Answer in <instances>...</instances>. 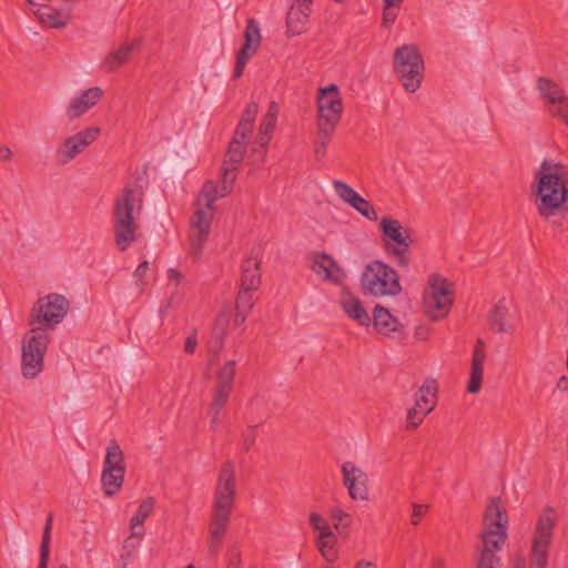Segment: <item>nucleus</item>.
<instances>
[{
	"mask_svg": "<svg viewBox=\"0 0 568 568\" xmlns=\"http://www.w3.org/2000/svg\"><path fill=\"white\" fill-rule=\"evenodd\" d=\"M531 190L542 219L568 212V170L562 163L545 159L535 172Z\"/></svg>",
	"mask_w": 568,
	"mask_h": 568,
	"instance_id": "obj_1",
	"label": "nucleus"
},
{
	"mask_svg": "<svg viewBox=\"0 0 568 568\" xmlns=\"http://www.w3.org/2000/svg\"><path fill=\"white\" fill-rule=\"evenodd\" d=\"M236 499V476L233 460H225L219 470L209 520V552L217 555L231 523Z\"/></svg>",
	"mask_w": 568,
	"mask_h": 568,
	"instance_id": "obj_2",
	"label": "nucleus"
},
{
	"mask_svg": "<svg viewBox=\"0 0 568 568\" xmlns=\"http://www.w3.org/2000/svg\"><path fill=\"white\" fill-rule=\"evenodd\" d=\"M508 515L498 497L493 498L486 508L483 529L479 534L480 545L476 551L475 568H500L497 555L508 538Z\"/></svg>",
	"mask_w": 568,
	"mask_h": 568,
	"instance_id": "obj_3",
	"label": "nucleus"
},
{
	"mask_svg": "<svg viewBox=\"0 0 568 568\" xmlns=\"http://www.w3.org/2000/svg\"><path fill=\"white\" fill-rule=\"evenodd\" d=\"M144 189L134 183L126 184L114 199L112 223L114 242L119 251H126L136 240L138 220L143 209Z\"/></svg>",
	"mask_w": 568,
	"mask_h": 568,
	"instance_id": "obj_4",
	"label": "nucleus"
},
{
	"mask_svg": "<svg viewBox=\"0 0 568 568\" xmlns=\"http://www.w3.org/2000/svg\"><path fill=\"white\" fill-rule=\"evenodd\" d=\"M222 195V184L219 186L214 181H206L197 197V204L203 203L204 207L195 210L191 219V234H190V246L191 254L194 257H199L202 254L203 246L207 241L211 222L213 219V205L219 197H225Z\"/></svg>",
	"mask_w": 568,
	"mask_h": 568,
	"instance_id": "obj_5",
	"label": "nucleus"
},
{
	"mask_svg": "<svg viewBox=\"0 0 568 568\" xmlns=\"http://www.w3.org/2000/svg\"><path fill=\"white\" fill-rule=\"evenodd\" d=\"M379 232L386 256L398 267L408 268L412 260L410 246L414 242L410 230L398 220L386 215L379 221Z\"/></svg>",
	"mask_w": 568,
	"mask_h": 568,
	"instance_id": "obj_6",
	"label": "nucleus"
},
{
	"mask_svg": "<svg viewBox=\"0 0 568 568\" xmlns=\"http://www.w3.org/2000/svg\"><path fill=\"white\" fill-rule=\"evenodd\" d=\"M361 286L364 293L375 297L396 296L402 291L397 272L379 260H374L365 266Z\"/></svg>",
	"mask_w": 568,
	"mask_h": 568,
	"instance_id": "obj_7",
	"label": "nucleus"
},
{
	"mask_svg": "<svg viewBox=\"0 0 568 568\" xmlns=\"http://www.w3.org/2000/svg\"><path fill=\"white\" fill-rule=\"evenodd\" d=\"M556 526L555 510L547 507L539 515L531 536L530 568H547Z\"/></svg>",
	"mask_w": 568,
	"mask_h": 568,
	"instance_id": "obj_8",
	"label": "nucleus"
},
{
	"mask_svg": "<svg viewBox=\"0 0 568 568\" xmlns=\"http://www.w3.org/2000/svg\"><path fill=\"white\" fill-rule=\"evenodd\" d=\"M454 303L453 284L439 274L428 277V287L424 293L425 313L432 321L444 318Z\"/></svg>",
	"mask_w": 568,
	"mask_h": 568,
	"instance_id": "obj_9",
	"label": "nucleus"
},
{
	"mask_svg": "<svg viewBox=\"0 0 568 568\" xmlns=\"http://www.w3.org/2000/svg\"><path fill=\"white\" fill-rule=\"evenodd\" d=\"M68 310L69 301L62 295L49 294L40 297L31 311L29 321L33 326L31 329L47 332L63 320Z\"/></svg>",
	"mask_w": 568,
	"mask_h": 568,
	"instance_id": "obj_10",
	"label": "nucleus"
},
{
	"mask_svg": "<svg viewBox=\"0 0 568 568\" xmlns=\"http://www.w3.org/2000/svg\"><path fill=\"white\" fill-rule=\"evenodd\" d=\"M50 335L41 329H31L22 343L21 372L26 378H34L43 369V359Z\"/></svg>",
	"mask_w": 568,
	"mask_h": 568,
	"instance_id": "obj_11",
	"label": "nucleus"
},
{
	"mask_svg": "<svg viewBox=\"0 0 568 568\" xmlns=\"http://www.w3.org/2000/svg\"><path fill=\"white\" fill-rule=\"evenodd\" d=\"M245 152L246 143L231 140L221 168L222 195H229L232 192L239 166L244 160Z\"/></svg>",
	"mask_w": 568,
	"mask_h": 568,
	"instance_id": "obj_12",
	"label": "nucleus"
},
{
	"mask_svg": "<svg viewBox=\"0 0 568 568\" xmlns=\"http://www.w3.org/2000/svg\"><path fill=\"white\" fill-rule=\"evenodd\" d=\"M343 484L353 500H367V475L352 462L342 465Z\"/></svg>",
	"mask_w": 568,
	"mask_h": 568,
	"instance_id": "obj_13",
	"label": "nucleus"
},
{
	"mask_svg": "<svg viewBox=\"0 0 568 568\" xmlns=\"http://www.w3.org/2000/svg\"><path fill=\"white\" fill-rule=\"evenodd\" d=\"M100 128H88L69 136L63 142V150H59L62 163H68L78 154L82 153L90 144H92L100 135Z\"/></svg>",
	"mask_w": 568,
	"mask_h": 568,
	"instance_id": "obj_14",
	"label": "nucleus"
},
{
	"mask_svg": "<svg viewBox=\"0 0 568 568\" xmlns=\"http://www.w3.org/2000/svg\"><path fill=\"white\" fill-rule=\"evenodd\" d=\"M261 39L258 22L253 18L248 19L244 31V44L236 54L234 71L244 70L248 60L260 48Z\"/></svg>",
	"mask_w": 568,
	"mask_h": 568,
	"instance_id": "obj_15",
	"label": "nucleus"
},
{
	"mask_svg": "<svg viewBox=\"0 0 568 568\" xmlns=\"http://www.w3.org/2000/svg\"><path fill=\"white\" fill-rule=\"evenodd\" d=\"M261 39L258 22L253 18L248 19L244 31V44L236 54L234 71L244 70L248 60L260 48Z\"/></svg>",
	"mask_w": 568,
	"mask_h": 568,
	"instance_id": "obj_16",
	"label": "nucleus"
},
{
	"mask_svg": "<svg viewBox=\"0 0 568 568\" xmlns=\"http://www.w3.org/2000/svg\"><path fill=\"white\" fill-rule=\"evenodd\" d=\"M372 323L374 329L389 338L402 339L405 337L404 325L399 320L390 314L388 308L376 305L373 310Z\"/></svg>",
	"mask_w": 568,
	"mask_h": 568,
	"instance_id": "obj_17",
	"label": "nucleus"
},
{
	"mask_svg": "<svg viewBox=\"0 0 568 568\" xmlns=\"http://www.w3.org/2000/svg\"><path fill=\"white\" fill-rule=\"evenodd\" d=\"M489 328L497 334H513L515 325L510 322L506 298H500L487 314Z\"/></svg>",
	"mask_w": 568,
	"mask_h": 568,
	"instance_id": "obj_18",
	"label": "nucleus"
},
{
	"mask_svg": "<svg viewBox=\"0 0 568 568\" xmlns=\"http://www.w3.org/2000/svg\"><path fill=\"white\" fill-rule=\"evenodd\" d=\"M486 359V347L481 338H477L474 346L470 376L467 384V392L470 394H477L481 388L483 374H484V362Z\"/></svg>",
	"mask_w": 568,
	"mask_h": 568,
	"instance_id": "obj_19",
	"label": "nucleus"
},
{
	"mask_svg": "<svg viewBox=\"0 0 568 568\" xmlns=\"http://www.w3.org/2000/svg\"><path fill=\"white\" fill-rule=\"evenodd\" d=\"M341 306L344 313L358 325L367 327L372 323V317L364 308L361 300L354 296L347 288L341 293Z\"/></svg>",
	"mask_w": 568,
	"mask_h": 568,
	"instance_id": "obj_20",
	"label": "nucleus"
},
{
	"mask_svg": "<svg viewBox=\"0 0 568 568\" xmlns=\"http://www.w3.org/2000/svg\"><path fill=\"white\" fill-rule=\"evenodd\" d=\"M313 271L317 275H323L325 281H331L335 284H339L345 278L343 268L336 263V261L326 253H315Z\"/></svg>",
	"mask_w": 568,
	"mask_h": 568,
	"instance_id": "obj_21",
	"label": "nucleus"
},
{
	"mask_svg": "<svg viewBox=\"0 0 568 568\" xmlns=\"http://www.w3.org/2000/svg\"><path fill=\"white\" fill-rule=\"evenodd\" d=\"M102 95L103 91L99 87H92L83 91L79 97L74 98L70 102L67 109L68 118L73 120L81 116L93 108L100 101Z\"/></svg>",
	"mask_w": 568,
	"mask_h": 568,
	"instance_id": "obj_22",
	"label": "nucleus"
},
{
	"mask_svg": "<svg viewBox=\"0 0 568 568\" xmlns=\"http://www.w3.org/2000/svg\"><path fill=\"white\" fill-rule=\"evenodd\" d=\"M230 325V317L221 314L216 317L215 323L211 331V336L207 341V349L211 354L210 363L213 364L219 361V356L224 348V341Z\"/></svg>",
	"mask_w": 568,
	"mask_h": 568,
	"instance_id": "obj_23",
	"label": "nucleus"
},
{
	"mask_svg": "<svg viewBox=\"0 0 568 568\" xmlns=\"http://www.w3.org/2000/svg\"><path fill=\"white\" fill-rule=\"evenodd\" d=\"M311 7L312 6L305 7L303 3H297L296 1L291 6L285 21L286 34L288 37L300 36L306 31Z\"/></svg>",
	"mask_w": 568,
	"mask_h": 568,
	"instance_id": "obj_24",
	"label": "nucleus"
},
{
	"mask_svg": "<svg viewBox=\"0 0 568 568\" xmlns=\"http://www.w3.org/2000/svg\"><path fill=\"white\" fill-rule=\"evenodd\" d=\"M394 64L402 71H419L424 69V60L418 48L414 44H405L397 48L394 53Z\"/></svg>",
	"mask_w": 568,
	"mask_h": 568,
	"instance_id": "obj_25",
	"label": "nucleus"
},
{
	"mask_svg": "<svg viewBox=\"0 0 568 568\" xmlns=\"http://www.w3.org/2000/svg\"><path fill=\"white\" fill-rule=\"evenodd\" d=\"M240 287L257 290L261 285V261L256 256H248L242 263Z\"/></svg>",
	"mask_w": 568,
	"mask_h": 568,
	"instance_id": "obj_26",
	"label": "nucleus"
},
{
	"mask_svg": "<svg viewBox=\"0 0 568 568\" xmlns=\"http://www.w3.org/2000/svg\"><path fill=\"white\" fill-rule=\"evenodd\" d=\"M154 506L155 499L152 496L146 497L140 503L135 515L131 518L130 521L132 537L141 538L144 536V529L142 526L146 518L152 514Z\"/></svg>",
	"mask_w": 568,
	"mask_h": 568,
	"instance_id": "obj_27",
	"label": "nucleus"
},
{
	"mask_svg": "<svg viewBox=\"0 0 568 568\" xmlns=\"http://www.w3.org/2000/svg\"><path fill=\"white\" fill-rule=\"evenodd\" d=\"M41 24L49 28H62L68 23L69 14L47 4H39L34 10Z\"/></svg>",
	"mask_w": 568,
	"mask_h": 568,
	"instance_id": "obj_28",
	"label": "nucleus"
},
{
	"mask_svg": "<svg viewBox=\"0 0 568 568\" xmlns=\"http://www.w3.org/2000/svg\"><path fill=\"white\" fill-rule=\"evenodd\" d=\"M437 382L433 378H427L424 384L419 387L415 404L419 408L432 412L437 404Z\"/></svg>",
	"mask_w": 568,
	"mask_h": 568,
	"instance_id": "obj_29",
	"label": "nucleus"
},
{
	"mask_svg": "<svg viewBox=\"0 0 568 568\" xmlns=\"http://www.w3.org/2000/svg\"><path fill=\"white\" fill-rule=\"evenodd\" d=\"M317 110H343V102L336 84L320 88L317 95Z\"/></svg>",
	"mask_w": 568,
	"mask_h": 568,
	"instance_id": "obj_30",
	"label": "nucleus"
},
{
	"mask_svg": "<svg viewBox=\"0 0 568 568\" xmlns=\"http://www.w3.org/2000/svg\"><path fill=\"white\" fill-rule=\"evenodd\" d=\"M124 469H109L103 468L101 475V481L104 490V495L108 497L114 496L122 487L124 483Z\"/></svg>",
	"mask_w": 568,
	"mask_h": 568,
	"instance_id": "obj_31",
	"label": "nucleus"
},
{
	"mask_svg": "<svg viewBox=\"0 0 568 568\" xmlns=\"http://www.w3.org/2000/svg\"><path fill=\"white\" fill-rule=\"evenodd\" d=\"M140 47V40H133L129 43L121 45L116 51L111 53L106 60L105 65L109 69H116L122 67Z\"/></svg>",
	"mask_w": 568,
	"mask_h": 568,
	"instance_id": "obj_32",
	"label": "nucleus"
},
{
	"mask_svg": "<svg viewBox=\"0 0 568 568\" xmlns=\"http://www.w3.org/2000/svg\"><path fill=\"white\" fill-rule=\"evenodd\" d=\"M537 85L542 99L551 105L562 102L566 97L565 91L556 82L545 77L538 79Z\"/></svg>",
	"mask_w": 568,
	"mask_h": 568,
	"instance_id": "obj_33",
	"label": "nucleus"
},
{
	"mask_svg": "<svg viewBox=\"0 0 568 568\" xmlns=\"http://www.w3.org/2000/svg\"><path fill=\"white\" fill-rule=\"evenodd\" d=\"M103 468L116 469L121 468L125 470L124 455L115 439L110 440L106 447V455L103 463Z\"/></svg>",
	"mask_w": 568,
	"mask_h": 568,
	"instance_id": "obj_34",
	"label": "nucleus"
},
{
	"mask_svg": "<svg viewBox=\"0 0 568 568\" xmlns=\"http://www.w3.org/2000/svg\"><path fill=\"white\" fill-rule=\"evenodd\" d=\"M53 523V514L50 513L47 517L45 525L43 528L42 540L40 545V560L38 568H47L49 562L50 555V540H51V530Z\"/></svg>",
	"mask_w": 568,
	"mask_h": 568,
	"instance_id": "obj_35",
	"label": "nucleus"
},
{
	"mask_svg": "<svg viewBox=\"0 0 568 568\" xmlns=\"http://www.w3.org/2000/svg\"><path fill=\"white\" fill-rule=\"evenodd\" d=\"M236 362L233 359L227 361L216 374V385L223 388H233L234 377L236 373Z\"/></svg>",
	"mask_w": 568,
	"mask_h": 568,
	"instance_id": "obj_36",
	"label": "nucleus"
},
{
	"mask_svg": "<svg viewBox=\"0 0 568 568\" xmlns=\"http://www.w3.org/2000/svg\"><path fill=\"white\" fill-rule=\"evenodd\" d=\"M343 110H329V109H323L317 110V120L316 125L317 128H326L336 130L341 118H342Z\"/></svg>",
	"mask_w": 568,
	"mask_h": 568,
	"instance_id": "obj_37",
	"label": "nucleus"
},
{
	"mask_svg": "<svg viewBox=\"0 0 568 568\" xmlns=\"http://www.w3.org/2000/svg\"><path fill=\"white\" fill-rule=\"evenodd\" d=\"M334 132L335 130L332 129L317 128L316 139L314 142V155L316 160H322L325 156Z\"/></svg>",
	"mask_w": 568,
	"mask_h": 568,
	"instance_id": "obj_38",
	"label": "nucleus"
},
{
	"mask_svg": "<svg viewBox=\"0 0 568 568\" xmlns=\"http://www.w3.org/2000/svg\"><path fill=\"white\" fill-rule=\"evenodd\" d=\"M337 542L336 536L334 538H324L317 537L316 545L322 554V556L328 561L333 562L337 558V551L335 549V545Z\"/></svg>",
	"mask_w": 568,
	"mask_h": 568,
	"instance_id": "obj_39",
	"label": "nucleus"
},
{
	"mask_svg": "<svg viewBox=\"0 0 568 568\" xmlns=\"http://www.w3.org/2000/svg\"><path fill=\"white\" fill-rule=\"evenodd\" d=\"M423 75L424 73H397V79L407 92L414 93L419 89Z\"/></svg>",
	"mask_w": 568,
	"mask_h": 568,
	"instance_id": "obj_40",
	"label": "nucleus"
},
{
	"mask_svg": "<svg viewBox=\"0 0 568 568\" xmlns=\"http://www.w3.org/2000/svg\"><path fill=\"white\" fill-rule=\"evenodd\" d=\"M351 206L369 221H377L378 219V214L371 202L362 197L359 194L355 197Z\"/></svg>",
	"mask_w": 568,
	"mask_h": 568,
	"instance_id": "obj_41",
	"label": "nucleus"
},
{
	"mask_svg": "<svg viewBox=\"0 0 568 568\" xmlns=\"http://www.w3.org/2000/svg\"><path fill=\"white\" fill-rule=\"evenodd\" d=\"M427 414H429V412H426V409L424 408L417 407L415 404L407 412L406 428L409 430H415L423 423Z\"/></svg>",
	"mask_w": 568,
	"mask_h": 568,
	"instance_id": "obj_42",
	"label": "nucleus"
},
{
	"mask_svg": "<svg viewBox=\"0 0 568 568\" xmlns=\"http://www.w3.org/2000/svg\"><path fill=\"white\" fill-rule=\"evenodd\" d=\"M232 389L214 386L212 403L209 409L221 410L229 402Z\"/></svg>",
	"mask_w": 568,
	"mask_h": 568,
	"instance_id": "obj_43",
	"label": "nucleus"
},
{
	"mask_svg": "<svg viewBox=\"0 0 568 568\" xmlns=\"http://www.w3.org/2000/svg\"><path fill=\"white\" fill-rule=\"evenodd\" d=\"M334 190L338 194V196L348 203L349 205L353 203L355 197L358 195V193L351 187L348 184H346L343 181H334L333 182Z\"/></svg>",
	"mask_w": 568,
	"mask_h": 568,
	"instance_id": "obj_44",
	"label": "nucleus"
},
{
	"mask_svg": "<svg viewBox=\"0 0 568 568\" xmlns=\"http://www.w3.org/2000/svg\"><path fill=\"white\" fill-rule=\"evenodd\" d=\"M331 518L335 521L334 527L339 529L341 526L348 528L352 524V516L339 507H334L329 511Z\"/></svg>",
	"mask_w": 568,
	"mask_h": 568,
	"instance_id": "obj_45",
	"label": "nucleus"
},
{
	"mask_svg": "<svg viewBox=\"0 0 568 568\" xmlns=\"http://www.w3.org/2000/svg\"><path fill=\"white\" fill-rule=\"evenodd\" d=\"M255 290H245L243 287H240V292L236 297L235 302V308L236 310H251L254 302H253V292Z\"/></svg>",
	"mask_w": 568,
	"mask_h": 568,
	"instance_id": "obj_46",
	"label": "nucleus"
},
{
	"mask_svg": "<svg viewBox=\"0 0 568 568\" xmlns=\"http://www.w3.org/2000/svg\"><path fill=\"white\" fill-rule=\"evenodd\" d=\"M562 100V102L554 104L549 113L560 119L568 126V97L566 95Z\"/></svg>",
	"mask_w": 568,
	"mask_h": 568,
	"instance_id": "obj_47",
	"label": "nucleus"
},
{
	"mask_svg": "<svg viewBox=\"0 0 568 568\" xmlns=\"http://www.w3.org/2000/svg\"><path fill=\"white\" fill-rule=\"evenodd\" d=\"M242 448L247 453L255 444L257 437V425L248 426L246 432L243 433Z\"/></svg>",
	"mask_w": 568,
	"mask_h": 568,
	"instance_id": "obj_48",
	"label": "nucleus"
},
{
	"mask_svg": "<svg viewBox=\"0 0 568 568\" xmlns=\"http://www.w3.org/2000/svg\"><path fill=\"white\" fill-rule=\"evenodd\" d=\"M271 133H265L262 131H258L255 140H254V148L253 152H261L263 155L266 153V148L271 141Z\"/></svg>",
	"mask_w": 568,
	"mask_h": 568,
	"instance_id": "obj_49",
	"label": "nucleus"
},
{
	"mask_svg": "<svg viewBox=\"0 0 568 568\" xmlns=\"http://www.w3.org/2000/svg\"><path fill=\"white\" fill-rule=\"evenodd\" d=\"M242 566V556L240 548L236 545H233L227 550V565L226 568H241Z\"/></svg>",
	"mask_w": 568,
	"mask_h": 568,
	"instance_id": "obj_50",
	"label": "nucleus"
},
{
	"mask_svg": "<svg viewBox=\"0 0 568 568\" xmlns=\"http://www.w3.org/2000/svg\"><path fill=\"white\" fill-rule=\"evenodd\" d=\"M258 111V105L255 102H250L242 113L240 121L254 124L255 116Z\"/></svg>",
	"mask_w": 568,
	"mask_h": 568,
	"instance_id": "obj_51",
	"label": "nucleus"
},
{
	"mask_svg": "<svg viewBox=\"0 0 568 568\" xmlns=\"http://www.w3.org/2000/svg\"><path fill=\"white\" fill-rule=\"evenodd\" d=\"M148 271H149V262L148 261H143L142 263H140L139 266L136 267V270L134 271L133 275H134L135 282L139 286L146 285V282L144 281V276L148 273Z\"/></svg>",
	"mask_w": 568,
	"mask_h": 568,
	"instance_id": "obj_52",
	"label": "nucleus"
},
{
	"mask_svg": "<svg viewBox=\"0 0 568 568\" xmlns=\"http://www.w3.org/2000/svg\"><path fill=\"white\" fill-rule=\"evenodd\" d=\"M427 506L426 505H419L414 504L413 505V513L410 517V521L413 525H418L420 521V518L426 514Z\"/></svg>",
	"mask_w": 568,
	"mask_h": 568,
	"instance_id": "obj_53",
	"label": "nucleus"
},
{
	"mask_svg": "<svg viewBox=\"0 0 568 568\" xmlns=\"http://www.w3.org/2000/svg\"><path fill=\"white\" fill-rule=\"evenodd\" d=\"M276 124V119L272 118L271 115H264L262 119V122L260 124L258 131L265 132V133H273Z\"/></svg>",
	"mask_w": 568,
	"mask_h": 568,
	"instance_id": "obj_54",
	"label": "nucleus"
},
{
	"mask_svg": "<svg viewBox=\"0 0 568 568\" xmlns=\"http://www.w3.org/2000/svg\"><path fill=\"white\" fill-rule=\"evenodd\" d=\"M310 524H311L312 528L315 530V529H320V526H323V524H326V523L321 514L312 513L310 515Z\"/></svg>",
	"mask_w": 568,
	"mask_h": 568,
	"instance_id": "obj_55",
	"label": "nucleus"
},
{
	"mask_svg": "<svg viewBox=\"0 0 568 568\" xmlns=\"http://www.w3.org/2000/svg\"><path fill=\"white\" fill-rule=\"evenodd\" d=\"M253 129V124L240 121L236 126V135H250Z\"/></svg>",
	"mask_w": 568,
	"mask_h": 568,
	"instance_id": "obj_56",
	"label": "nucleus"
},
{
	"mask_svg": "<svg viewBox=\"0 0 568 568\" xmlns=\"http://www.w3.org/2000/svg\"><path fill=\"white\" fill-rule=\"evenodd\" d=\"M197 341L195 336H189L184 344V352L186 354H193L196 349Z\"/></svg>",
	"mask_w": 568,
	"mask_h": 568,
	"instance_id": "obj_57",
	"label": "nucleus"
},
{
	"mask_svg": "<svg viewBox=\"0 0 568 568\" xmlns=\"http://www.w3.org/2000/svg\"><path fill=\"white\" fill-rule=\"evenodd\" d=\"M396 20V13L392 12L389 9H386V7L384 6V11H383V23L384 26L388 27L390 24H393Z\"/></svg>",
	"mask_w": 568,
	"mask_h": 568,
	"instance_id": "obj_58",
	"label": "nucleus"
},
{
	"mask_svg": "<svg viewBox=\"0 0 568 568\" xmlns=\"http://www.w3.org/2000/svg\"><path fill=\"white\" fill-rule=\"evenodd\" d=\"M318 531V537L322 539L324 538H334V532L332 531L331 527L327 524H323V526H320V529H315Z\"/></svg>",
	"mask_w": 568,
	"mask_h": 568,
	"instance_id": "obj_59",
	"label": "nucleus"
},
{
	"mask_svg": "<svg viewBox=\"0 0 568 568\" xmlns=\"http://www.w3.org/2000/svg\"><path fill=\"white\" fill-rule=\"evenodd\" d=\"M209 415L211 416V429L216 430L220 425L221 410L209 409Z\"/></svg>",
	"mask_w": 568,
	"mask_h": 568,
	"instance_id": "obj_60",
	"label": "nucleus"
},
{
	"mask_svg": "<svg viewBox=\"0 0 568 568\" xmlns=\"http://www.w3.org/2000/svg\"><path fill=\"white\" fill-rule=\"evenodd\" d=\"M250 310H236L234 322L236 325H241L245 322Z\"/></svg>",
	"mask_w": 568,
	"mask_h": 568,
	"instance_id": "obj_61",
	"label": "nucleus"
},
{
	"mask_svg": "<svg viewBox=\"0 0 568 568\" xmlns=\"http://www.w3.org/2000/svg\"><path fill=\"white\" fill-rule=\"evenodd\" d=\"M12 156L11 150L6 145H0V160L9 161Z\"/></svg>",
	"mask_w": 568,
	"mask_h": 568,
	"instance_id": "obj_62",
	"label": "nucleus"
},
{
	"mask_svg": "<svg viewBox=\"0 0 568 568\" xmlns=\"http://www.w3.org/2000/svg\"><path fill=\"white\" fill-rule=\"evenodd\" d=\"M557 388L560 390V392H566L568 390V377L567 376H561L558 382H557Z\"/></svg>",
	"mask_w": 568,
	"mask_h": 568,
	"instance_id": "obj_63",
	"label": "nucleus"
},
{
	"mask_svg": "<svg viewBox=\"0 0 568 568\" xmlns=\"http://www.w3.org/2000/svg\"><path fill=\"white\" fill-rule=\"evenodd\" d=\"M355 568H377V566L372 561L362 559L356 562Z\"/></svg>",
	"mask_w": 568,
	"mask_h": 568,
	"instance_id": "obj_64",
	"label": "nucleus"
}]
</instances>
